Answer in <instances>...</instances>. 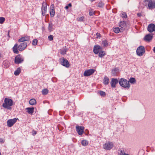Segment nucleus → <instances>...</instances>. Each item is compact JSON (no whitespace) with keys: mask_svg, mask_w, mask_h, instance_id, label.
Masks as SVG:
<instances>
[{"mask_svg":"<svg viewBox=\"0 0 155 155\" xmlns=\"http://www.w3.org/2000/svg\"><path fill=\"white\" fill-rule=\"evenodd\" d=\"M13 105V101L11 99L6 98L4 99V102L2 106L4 108L10 110L11 109V107Z\"/></svg>","mask_w":155,"mask_h":155,"instance_id":"obj_1","label":"nucleus"},{"mask_svg":"<svg viewBox=\"0 0 155 155\" xmlns=\"http://www.w3.org/2000/svg\"><path fill=\"white\" fill-rule=\"evenodd\" d=\"M119 84L120 85L124 88H129L130 87V85L129 83V81L126 79L121 78L119 81Z\"/></svg>","mask_w":155,"mask_h":155,"instance_id":"obj_2","label":"nucleus"},{"mask_svg":"<svg viewBox=\"0 0 155 155\" xmlns=\"http://www.w3.org/2000/svg\"><path fill=\"white\" fill-rule=\"evenodd\" d=\"M145 52V49L144 47L142 46L139 47L137 49L136 52L137 55L140 56L143 55Z\"/></svg>","mask_w":155,"mask_h":155,"instance_id":"obj_3","label":"nucleus"},{"mask_svg":"<svg viewBox=\"0 0 155 155\" xmlns=\"http://www.w3.org/2000/svg\"><path fill=\"white\" fill-rule=\"evenodd\" d=\"M114 147L113 143L111 142H106L103 145L104 148L107 150H110Z\"/></svg>","mask_w":155,"mask_h":155,"instance_id":"obj_4","label":"nucleus"},{"mask_svg":"<svg viewBox=\"0 0 155 155\" xmlns=\"http://www.w3.org/2000/svg\"><path fill=\"white\" fill-rule=\"evenodd\" d=\"M60 60L62 65L67 68H68L70 67V64L67 59L63 57L61 58Z\"/></svg>","mask_w":155,"mask_h":155,"instance_id":"obj_5","label":"nucleus"},{"mask_svg":"<svg viewBox=\"0 0 155 155\" xmlns=\"http://www.w3.org/2000/svg\"><path fill=\"white\" fill-rule=\"evenodd\" d=\"M24 61V58L20 55H18L15 58V62L16 64H19L22 63Z\"/></svg>","mask_w":155,"mask_h":155,"instance_id":"obj_6","label":"nucleus"},{"mask_svg":"<svg viewBox=\"0 0 155 155\" xmlns=\"http://www.w3.org/2000/svg\"><path fill=\"white\" fill-rule=\"evenodd\" d=\"M76 131L78 134L80 135H81L84 133V127L82 126H79L77 125L76 126Z\"/></svg>","mask_w":155,"mask_h":155,"instance_id":"obj_7","label":"nucleus"},{"mask_svg":"<svg viewBox=\"0 0 155 155\" xmlns=\"http://www.w3.org/2000/svg\"><path fill=\"white\" fill-rule=\"evenodd\" d=\"M18 118H14L13 119L8 120L7 121V126L8 127H11L17 121Z\"/></svg>","mask_w":155,"mask_h":155,"instance_id":"obj_8","label":"nucleus"},{"mask_svg":"<svg viewBox=\"0 0 155 155\" xmlns=\"http://www.w3.org/2000/svg\"><path fill=\"white\" fill-rule=\"evenodd\" d=\"M27 44L26 42L21 43L18 46V49L19 51L24 50L27 47Z\"/></svg>","mask_w":155,"mask_h":155,"instance_id":"obj_9","label":"nucleus"},{"mask_svg":"<svg viewBox=\"0 0 155 155\" xmlns=\"http://www.w3.org/2000/svg\"><path fill=\"white\" fill-rule=\"evenodd\" d=\"M102 50V47L99 45H96L94 47L93 52L95 54H97Z\"/></svg>","mask_w":155,"mask_h":155,"instance_id":"obj_10","label":"nucleus"},{"mask_svg":"<svg viewBox=\"0 0 155 155\" xmlns=\"http://www.w3.org/2000/svg\"><path fill=\"white\" fill-rule=\"evenodd\" d=\"M147 30L150 33L155 31V25L152 23L149 24L147 27Z\"/></svg>","mask_w":155,"mask_h":155,"instance_id":"obj_11","label":"nucleus"},{"mask_svg":"<svg viewBox=\"0 0 155 155\" xmlns=\"http://www.w3.org/2000/svg\"><path fill=\"white\" fill-rule=\"evenodd\" d=\"M95 70L94 69H91L85 71L84 73V76H87L91 75L94 72Z\"/></svg>","mask_w":155,"mask_h":155,"instance_id":"obj_12","label":"nucleus"},{"mask_svg":"<svg viewBox=\"0 0 155 155\" xmlns=\"http://www.w3.org/2000/svg\"><path fill=\"white\" fill-rule=\"evenodd\" d=\"M30 37L29 36L27 35H25L19 39L18 41L19 42L28 41L30 40Z\"/></svg>","mask_w":155,"mask_h":155,"instance_id":"obj_13","label":"nucleus"},{"mask_svg":"<svg viewBox=\"0 0 155 155\" xmlns=\"http://www.w3.org/2000/svg\"><path fill=\"white\" fill-rule=\"evenodd\" d=\"M47 11V3L44 2L42 3L41 7L42 14L43 16L45 15V13Z\"/></svg>","mask_w":155,"mask_h":155,"instance_id":"obj_14","label":"nucleus"},{"mask_svg":"<svg viewBox=\"0 0 155 155\" xmlns=\"http://www.w3.org/2000/svg\"><path fill=\"white\" fill-rule=\"evenodd\" d=\"M147 5L148 8L150 9H152L155 8V1L152 0Z\"/></svg>","mask_w":155,"mask_h":155,"instance_id":"obj_15","label":"nucleus"},{"mask_svg":"<svg viewBox=\"0 0 155 155\" xmlns=\"http://www.w3.org/2000/svg\"><path fill=\"white\" fill-rule=\"evenodd\" d=\"M50 14L51 17H53L55 15L54 6V4L52 5L51 6Z\"/></svg>","mask_w":155,"mask_h":155,"instance_id":"obj_16","label":"nucleus"},{"mask_svg":"<svg viewBox=\"0 0 155 155\" xmlns=\"http://www.w3.org/2000/svg\"><path fill=\"white\" fill-rule=\"evenodd\" d=\"M118 82V80L117 79L112 78L110 82L111 87L113 88L115 87L116 84Z\"/></svg>","mask_w":155,"mask_h":155,"instance_id":"obj_17","label":"nucleus"},{"mask_svg":"<svg viewBox=\"0 0 155 155\" xmlns=\"http://www.w3.org/2000/svg\"><path fill=\"white\" fill-rule=\"evenodd\" d=\"M153 38V35L151 34L147 35L144 37V40L150 42Z\"/></svg>","mask_w":155,"mask_h":155,"instance_id":"obj_18","label":"nucleus"},{"mask_svg":"<svg viewBox=\"0 0 155 155\" xmlns=\"http://www.w3.org/2000/svg\"><path fill=\"white\" fill-rule=\"evenodd\" d=\"M34 107H27L25 108V110L27 112L30 114H32L34 112Z\"/></svg>","mask_w":155,"mask_h":155,"instance_id":"obj_19","label":"nucleus"},{"mask_svg":"<svg viewBox=\"0 0 155 155\" xmlns=\"http://www.w3.org/2000/svg\"><path fill=\"white\" fill-rule=\"evenodd\" d=\"M18 45L17 44H15L12 48L13 51L15 53L18 54L19 53L18 51Z\"/></svg>","mask_w":155,"mask_h":155,"instance_id":"obj_20","label":"nucleus"},{"mask_svg":"<svg viewBox=\"0 0 155 155\" xmlns=\"http://www.w3.org/2000/svg\"><path fill=\"white\" fill-rule=\"evenodd\" d=\"M118 155H126L127 153H125L123 148H120L118 150Z\"/></svg>","mask_w":155,"mask_h":155,"instance_id":"obj_21","label":"nucleus"},{"mask_svg":"<svg viewBox=\"0 0 155 155\" xmlns=\"http://www.w3.org/2000/svg\"><path fill=\"white\" fill-rule=\"evenodd\" d=\"M53 26L54 25L52 23L50 22L49 23L48 29L49 31L51 32L54 30V28Z\"/></svg>","mask_w":155,"mask_h":155,"instance_id":"obj_22","label":"nucleus"},{"mask_svg":"<svg viewBox=\"0 0 155 155\" xmlns=\"http://www.w3.org/2000/svg\"><path fill=\"white\" fill-rule=\"evenodd\" d=\"M123 30V29H120L118 27L115 28L113 29L114 31L116 33H119L120 31V32H122Z\"/></svg>","mask_w":155,"mask_h":155,"instance_id":"obj_23","label":"nucleus"},{"mask_svg":"<svg viewBox=\"0 0 155 155\" xmlns=\"http://www.w3.org/2000/svg\"><path fill=\"white\" fill-rule=\"evenodd\" d=\"M103 81L104 84L107 85L109 82V79L108 78L105 76L104 79Z\"/></svg>","mask_w":155,"mask_h":155,"instance_id":"obj_24","label":"nucleus"},{"mask_svg":"<svg viewBox=\"0 0 155 155\" xmlns=\"http://www.w3.org/2000/svg\"><path fill=\"white\" fill-rule=\"evenodd\" d=\"M101 44L103 46L105 47L109 45V43L105 39L102 41Z\"/></svg>","mask_w":155,"mask_h":155,"instance_id":"obj_25","label":"nucleus"},{"mask_svg":"<svg viewBox=\"0 0 155 155\" xmlns=\"http://www.w3.org/2000/svg\"><path fill=\"white\" fill-rule=\"evenodd\" d=\"M119 26L122 28H123L126 26V22L125 21H121L119 23Z\"/></svg>","mask_w":155,"mask_h":155,"instance_id":"obj_26","label":"nucleus"},{"mask_svg":"<svg viewBox=\"0 0 155 155\" xmlns=\"http://www.w3.org/2000/svg\"><path fill=\"white\" fill-rule=\"evenodd\" d=\"M68 51L67 48L65 47L63 49L60 50V53L63 55H64L66 54V53Z\"/></svg>","mask_w":155,"mask_h":155,"instance_id":"obj_27","label":"nucleus"},{"mask_svg":"<svg viewBox=\"0 0 155 155\" xmlns=\"http://www.w3.org/2000/svg\"><path fill=\"white\" fill-rule=\"evenodd\" d=\"M29 103L31 105H34L36 104V101L35 99H32L30 100Z\"/></svg>","mask_w":155,"mask_h":155,"instance_id":"obj_28","label":"nucleus"},{"mask_svg":"<svg viewBox=\"0 0 155 155\" xmlns=\"http://www.w3.org/2000/svg\"><path fill=\"white\" fill-rule=\"evenodd\" d=\"M21 72V68H17V70L14 72V74L16 75H18Z\"/></svg>","mask_w":155,"mask_h":155,"instance_id":"obj_29","label":"nucleus"},{"mask_svg":"<svg viewBox=\"0 0 155 155\" xmlns=\"http://www.w3.org/2000/svg\"><path fill=\"white\" fill-rule=\"evenodd\" d=\"M81 143L83 146H85L88 144V142L86 140H82Z\"/></svg>","mask_w":155,"mask_h":155,"instance_id":"obj_30","label":"nucleus"},{"mask_svg":"<svg viewBox=\"0 0 155 155\" xmlns=\"http://www.w3.org/2000/svg\"><path fill=\"white\" fill-rule=\"evenodd\" d=\"M104 5V3L102 1H100L98 3L97 6L100 8H102Z\"/></svg>","mask_w":155,"mask_h":155,"instance_id":"obj_31","label":"nucleus"},{"mask_svg":"<svg viewBox=\"0 0 155 155\" xmlns=\"http://www.w3.org/2000/svg\"><path fill=\"white\" fill-rule=\"evenodd\" d=\"M48 91L47 89H45L42 91V94L44 95H46L48 93Z\"/></svg>","mask_w":155,"mask_h":155,"instance_id":"obj_32","label":"nucleus"},{"mask_svg":"<svg viewBox=\"0 0 155 155\" xmlns=\"http://www.w3.org/2000/svg\"><path fill=\"white\" fill-rule=\"evenodd\" d=\"M105 54V52L104 51H100L99 52V56L100 57L102 58Z\"/></svg>","mask_w":155,"mask_h":155,"instance_id":"obj_33","label":"nucleus"},{"mask_svg":"<svg viewBox=\"0 0 155 155\" xmlns=\"http://www.w3.org/2000/svg\"><path fill=\"white\" fill-rule=\"evenodd\" d=\"M136 80L135 78H131L129 80V82H130L131 84H134L136 82Z\"/></svg>","mask_w":155,"mask_h":155,"instance_id":"obj_34","label":"nucleus"},{"mask_svg":"<svg viewBox=\"0 0 155 155\" xmlns=\"http://www.w3.org/2000/svg\"><path fill=\"white\" fill-rule=\"evenodd\" d=\"M5 20V18L3 17H0V24H2Z\"/></svg>","mask_w":155,"mask_h":155,"instance_id":"obj_35","label":"nucleus"},{"mask_svg":"<svg viewBox=\"0 0 155 155\" xmlns=\"http://www.w3.org/2000/svg\"><path fill=\"white\" fill-rule=\"evenodd\" d=\"M38 41L37 39H34L32 42V44L33 45H37Z\"/></svg>","mask_w":155,"mask_h":155,"instance_id":"obj_36","label":"nucleus"},{"mask_svg":"<svg viewBox=\"0 0 155 155\" xmlns=\"http://www.w3.org/2000/svg\"><path fill=\"white\" fill-rule=\"evenodd\" d=\"M122 17L123 18H126L127 17V14L125 12H123L122 13Z\"/></svg>","mask_w":155,"mask_h":155,"instance_id":"obj_37","label":"nucleus"},{"mask_svg":"<svg viewBox=\"0 0 155 155\" xmlns=\"http://www.w3.org/2000/svg\"><path fill=\"white\" fill-rule=\"evenodd\" d=\"M53 36L52 35H50L48 36V39L49 41H51L53 39Z\"/></svg>","mask_w":155,"mask_h":155,"instance_id":"obj_38","label":"nucleus"},{"mask_svg":"<svg viewBox=\"0 0 155 155\" xmlns=\"http://www.w3.org/2000/svg\"><path fill=\"white\" fill-rule=\"evenodd\" d=\"M84 17H78L77 18V20L78 21H83Z\"/></svg>","mask_w":155,"mask_h":155,"instance_id":"obj_39","label":"nucleus"},{"mask_svg":"<svg viewBox=\"0 0 155 155\" xmlns=\"http://www.w3.org/2000/svg\"><path fill=\"white\" fill-rule=\"evenodd\" d=\"M100 93L101 95L103 97L104 96L106 95L105 93L104 92L102 91H100Z\"/></svg>","mask_w":155,"mask_h":155,"instance_id":"obj_40","label":"nucleus"},{"mask_svg":"<svg viewBox=\"0 0 155 155\" xmlns=\"http://www.w3.org/2000/svg\"><path fill=\"white\" fill-rule=\"evenodd\" d=\"M96 35L97 36V38H100L101 37V35L99 33H97L96 34Z\"/></svg>","mask_w":155,"mask_h":155,"instance_id":"obj_41","label":"nucleus"},{"mask_svg":"<svg viewBox=\"0 0 155 155\" xmlns=\"http://www.w3.org/2000/svg\"><path fill=\"white\" fill-rule=\"evenodd\" d=\"M72 6L71 5V3H69L68 4V5H67L65 6V8L66 9H68L69 8V7H71Z\"/></svg>","mask_w":155,"mask_h":155,"instance_id":"obj_42","label":"nucleus"},{"mask_svg":"<svg viewBox=\"0 0 155 155\" xmlns=\"http://www.w3.org/2000/svg\"><path fill=\"white\" fill-rule=\"evenodd\" d=\"M151 0H144V2L145 4L147 5Z\"/></svg>","mask_w":155,"mask_h":155,"instance_id":"obj_43","label":"nucleus"},{"mask_svg":"<svg viewBox=\"0 0 155 155\" xmlns=\"http://www.w3.org/2000/svg\"><path fill=\"white\" fill-rule=\"evenodd\" d=\"M5 140L2 139V138H0V143H2L4 142Z\"/></svg>","mask_w":155,"mask_h":155,"instance_id":"obj_44","label":"nucleus"},{"mask_svg":"<svg viewBox=\"0 0 155 155\" xmlns=\"http://www.w3.org/2000/svg\"><path fill=\"white\" fill-rule=\"evenodd\" d=\"M94 14V13L93 12V11H90L89 12V15L90 16H92Z\"/></svg>","mask_w":155,"mask_h":155,"instance_id":"obj_45","label":"nucleus"},{"mask_svg":"<svg viewBox=\"0 0 155 155\" xmlns=\"http://www.w3.org/2000/svg\"><path fill=\"white\" fill-rule=\"evenodd\" d=\"M37 134V132L35 131L34 130H33L32 131V135L33 136H35Z\"/></svg>","mask_w":155,"mask_h":155,"instance_id":"obj_46","label":"nucleus"},{"mask_svg":"<svg viewBox=\"0 0 155 155\" xmlns=\"http://www.w3.org/2000/svg\"><path fill=\"white\" fill-rule=\"evenodd\" d=\"M137 15L138 17H140L141 16V13H138L137 14Z\"/></svg>","mask_w":155,"mask_h":155,"instance_id":"obj_47","label":"nucleus"},{"mask_svg":"<svg viewBox=\"0 0 155 155\" xmlns=\"http://www.w3.org/2000/svg\"><path fill=\"white\" fill-rule=\"evenodd\" d=\"M7 36H8V38H10V35H9V31H8Z\"/></svg>","mask_w":155,"mask_h":155,"instance_id":"obj_48","label":"nucleus"},{"mask_svg":"<svg viewBox=\"0 0 155 155\" xmlns=\"http://www.w3.org/2000/svg\"><path fill=\"white\" fill-rule=\"evenodd\" d=\"M153 51L155 53V46L153 48Z\"/></svg>","mask_w":155,"mask_h":155,"instance_id":"obj_49","label":"nucleus"},{"mask_svg":"<svg viewBox=\"0 0 155 155\" xmlns=\"http://www.w3.org/2000/svg\"><path fill=\"white\" fill-rule=\"evenodd\" d=\"M92 2H93V1H95L96 0H90Z\"/></svg>","mask_w":155,"mask_h":155,"instance_id":"obj_50","label":"nucleus"},{"mask_svg":"<svg viewBox=\"0 0 155 155\" xmlns=\"http://www.w3.org/2000/svg\"><path fill=\"white\" fill-rule=\"evenodd\" d=\"M9 40V38H8V39H7V40Z\"/></svg>","mask_w":155,"mask_h":155,"instance_id":"obj_51","label":"nucleus"},{"mask_svg":"<svg viewBox=\"0 0 155 155\" xmlns=\"http://www.w3.org/2000/svg\"><path fill=\"white\" fill-rule=\"evenodd\" d=\"M0 155H1V153L0 152Z\"/></svg>","mask_w":155,"mask_h":155,"instance_id":"obj_52","label":"nucleus"}]
</instances>
